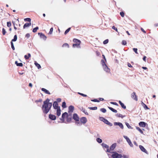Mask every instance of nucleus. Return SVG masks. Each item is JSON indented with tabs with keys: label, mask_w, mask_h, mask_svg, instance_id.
I'll return each mask as SVG.
<instances>
[{
	"label": "nucleus",
	"mask_w": 158,
	"mask_h": 158,
	"mask_svg": "<svg viewBox=\"0 0 158 158\" xmlns=\"http://www.w3.org/2000/svg\"><path fill=\"white\" fill-rule=\"evenodd\" d=\"M50 99L47 98L43 102L42 109L43 113L44 114H47L50 110L52 106V104L51 102H49Z\"/></svg>",
	"instance_id": "nucleus-1"
},
{
	"label": "nucleus",
	"mask_w": 158,
	"mask_h": 158,
	"mask_svg": "<svg viewBox=\"0 0 158 158\" xmlns=\"http://www.w3.org/2000/svg\"><path fill=\"white\" fill-rule=\"evenodd\" d=\"M101 63L103 66V69L104 71L106 72H109L110 71V69L105 64V60H101Z\"/></svg>",
	"instance_id": "nucleus-2"
},
{
	"label": "nucleus",
	"mask_w": 158,
	"mask_h": 158,
	"mask_svg": "<svg viewBox=\"0 0 158 158\" xmlns=\"http://www.w3.org/2000/svg\"><path fill=\"white\" fill-rule=\"evenodd\" d=\"M116 143H113L110 147V148L108 149H107L106 152H111V151H113L114 150V149L115 148L116 146Z\"/></svg>",
	"instance_id": "nucleus-3"
},
{
	"label": "nucleus",
	"mask_w": 158,
	"mask_h": 158,
	"mask_svg": "<svg viewBox=\"0 0 158 158\" xmlns=\"http://www.w3.org/2000/svg\"><path fill=\"white\" fill-rule=\"evenodd\" d=\"M114 126H118L121 129H123V125L121 123L115 122L114 123Z\"/></svg>",
	"instance_id": "nucleus-4"
},
{
	"label": "nucleus",
	"mask_w": 158,
	"mask_h": 158,
	"mask_svg": "<svg viewBox=\"0 0 158 158\" xmlns=\"http://www.w3.org/2000/svg\"><path fill=\"white\" fill-rule=\"evenodd\" d=\"M112 154L111 156V157L113 158H118V153L116 152L111 151L110 152Z\"/></svg>",
	"instance_id": "nucleus-5"
},
{
	"label": "nucleus",
	"mask_w": 158,
	"mask_h": 158,
	"mask_svg": "<svg viewBox=\"0 0 158 158\" xmlns=\"http://www.w3.org/2000/svg\"><path fill=\"white\" fill-rule=\"evenodd\" d=\"M73 118L76 122H78L79 121V118L77 114L75 113L73 114Z\"/></svg>",
	"instance_id": "nucleus-6"
},
{
	"label": "nucleus",
	"mask_w": 158,
	"mask_h": 158,
	"mask_svg": "<svg viewBox=\"0 0 158 158\" xmlns=\"http://www.w3.org/2000/svg\"><path fill=\"white\" fill-rule=\"evenodd\" d=\"M53 108L55 109H57L59 108H60V106H58V102L56 101L54 102L53 104Z\"/></svg>",
	"instance_id": "nucleus-7"
},
{
	"label": "nucleus",
	"mask_w": 158,
	"mask_h": 158,
	"mask_svg": "<svg viewBox=\"0 0 158 158\" xmlns=\"http://www.w3.org/2000/svg\"><path fill=\"white\" fill-rule=\"evenodd\" d=\"M131 97L132 99L136 101H137L138 100L137 96L136 95V93L135 92H133L131 94Z\"/></svg>",
	"instance_id": "nucleus-8"
},
{
	"label": "nucleus",
	"mask_w": 158,
	"mask_h": 158,
	"mask_svg": "<svg viewBox=\"0 0 158 158\" xmlns=\"http://www.w3.org/2000/svg\"><path fill=\"white\" fill-rule=\"evenodd\" d=\"M80 121L83 124L87 122V119L85 117H82L80 118Z\"/></svg>",
	"instance_id": "nucleus-9"
},
{
	"label": "nucleus",
	"mask_w": 158,
	"mask_h": 158,
	"mask_svg": "<svg viewBox=\"0 0 158 158\" xmlns=\"http://www.w3.org/2000/svg\"><path fill=\"white\" fill-rule=\"evenodd\" d=\"M38 34L40 35V38L43 39L44 40H46L47 38L46 36L42 33H38Z\"/></svg>",
	"instance_id": "nucleus-10"
},
{
	"label": "nucleus",
	"mask_w": 158,
	"mask_h": 158,
	"mask_svg": "<svg viewBox=\"0 0 158 158\" xmlns=\"http://www.w3.org/2000/svg\"><path fill=\"white\" fill-rule=\"evenodd\" d=\"M74 110V107L72 105L69 106V107L68 113L70 114L72 113Z\"/></svg>",
	"instance_id": "nucleus-11"
},
{
	"label": "nucleus",
	"mask_w": 158,
	"mask_h": 158,
	"mask_svg": "<svg viewBox=\"0 0 158 158\" xmlns=\"http://www.w3.org/2000/svg\"><path fill=\"white\" fill-rule=\"evenodd\" d=\"M147 124V123L144 122H140L139 123V126L143 127H145Z\"/></svg>",
	"instance_id": "nucleus-12"
},
{
	"label": "nucleus",
	"mask_w": 158,
	"mask_h": 158,
	"mask_svg": "<svg viewBox=\"0 0 158 158\" xmlns=\"http://www.w3.org/2000/svg\"><path fill=\"white\" fill-rule=\"evenodd\" d=\"M139 147L141 151L146 153H147L148 152L143 146L141 145H139Z\"/></svg>",
	"instance_id": "nucleus-13"
},
{
	"label": "nucleus",
	"mask_w": 158,
	"mask_h": 158,
	"mask_svg": "<svg viewBox=\"0 0 158 158\" xmlns=\"http://www.w3.org/2000/svg\"><path fill=\"white\" fill-rule=\"evenodd\" d=\"M49 118L52 120H54L56 119V117L55 115L50 114L49 115Z\"/></svg>",
	"instance_id": "nucleus-14"
},
{
	"label": "nucleus",
	"mask_w": 158,
	"mask_h": 158,
	"mask_svg": "<svg viewBox=\"0 0 158 158\" xmlns=\"http://www.w3.org/2000/svg\"><path fill=\"white\" fill-rule=\"evenodd\" d=\"M72 119V114H69L68 115V116L67 117V121L68 122H70Z\"/></svg>",
	"instance_id": "nucleus-15"
},
{
	"label": "nucleus",
	"mask_w": 158,
	"mask_h": 158,
	"mask_svg": "<svg viewBox=\"0 0 158 158\" xmlns=\"http://www.w3.org/2000/svg\"><path fill=\"white\" fill-rule=\"evenodd\" d=\"M80 43H75L73 44V47L74 48L77 47V48H80Z\"/></svg>",
	"instance_id": "nucleus-16"
},
{
	"label": "nucleus",
	"mask_w": 158,
	"mask_h": 158,
	"mask_svg": "<svg viewBox=\"0 0 158 158\" xmlns=\"http://www.w3.org/2000/svg\"><path fill=\"white\" fill-rule=\"evenodd\" d=\"M41 90L43 91L44 92V93H45L46 94H51L50 93V92H49V91H48V90H47V89H45V88H42L41 89Z\"/></svg>",
	"instance_id": "nucleus-17"
},
{
	"label": "nucleus",
	"mask_w": 158,
	"mask_h": 158,
	"mask_svg": "<svg viewBox=\"0 0 158 158\" xmlns=\"http://www.w3.org/2000/svg\"><path fill=\"white\" fill-rule=\"evenodd\" d=\"M31 22L29 23H26L23 25V28H25L26 27H28L31 25Z\"/></svg>",
	"instance_id": "nucleus-18"
},
{
	"label": "nucleus",
	"mask_w": 158,
	"mask_h": 158,
	"mask_svg": "<svg viewBox=\"0 0 158 158\" xmlns=\"http://www.w3.org/2000/svg\"><path fill=\"white\" fill-rule=\"evenodd\" d=\"M68 114L66 112H64V113H63L62 115V118H63V119H64L65 117H68Z\"/></svg>",
	"instance_id": "nucleus-19"
},
{
	"label": "nucleus",
	"mask_w": 158,
	"mask_h": 158,
	"mask_svg": "<svg viewBox=\"0 0 158 158\" xmlns=\"http://www.w3.org/2000/svg\"><path fill=\"white\" fill-rule=\"evenodd\" d=\"M73 41L76 43H81V41L80 40L74 38L73 40Z\"/></svg>",
	"instance_id": "nucleus-20"
},
{
	"label": "nucleus",
	"mask_w": 158,
	"mask_h": 158,
	"mask_svg": "<svg viewBox=\"0 0 158 158\" xmlns=\"http://www.w3.org/2000/svg\"><path fill=\"white\" fill-rule=\"evenodd\" d=\"M56 110V114L57 116H59L61 114V110L60 108H59L58 109Z\"/></svg>",
	"instance_id": "nucleus-21"
},
{
	"label": "nucleus",
	"mask_w": 158,
	"mask_h": 158,
	"mask_svg": "<svg viewBox=\"0 0 158 158\" xmlns=\"http://www.w3.org/2000/svg\"><path fill=\"white\" fill-rule=\"evenodd\" d=\"M108 108L111 111H112L113 112L116 113L117 112V111L116 110H115V109L113 108L112 107H110L108 106Z\"/></svg>",
	"instance_id": "nucleus-22"
},
{
	"label": "nucleus",
	"mask_w": 158,
	"mask_h": 158,
	"mask_svg": "<svg viewBox=\"0 0 158 158\" xmlns=\"http://www.w3.org/2000/svg\"><path fill=\"white\" fill-rule=\"evenodd\" d=\"M15 64L18 66L22 67L23 66V64L22 63H18L17 61H15Z\"/></svg>",
	"instance_id": "nucleus-23"
},
{
	"label": "nucleus",
	"mask_w": 158,
	"mask_h": 158,
	"mask_svg": "<svg viewBox=\"0 0 158 158\" xmlns=\"http://www.w3.org/2000/svg\"><path fill=\"white\" fill-rule=\"evenodd\" d=\"M101 145L103 147L106 148L107 149H109V146L107 145L104 143H102V144Z\"/></svg>",
	"instance_id": "nucleus-24"
},
{
	"label": "nucleus",
	"mask_w": 158,
	"mask_h": 158,
	"mask_svg": "<svg viewBox=\"0 0 158 158\" xmlns=\"http://www.w3.org/2000/svg\"><path fill=\"white\" fill-rule=\"evenodd\" d=\"M116 116L118 117L121 118H122L125 117V115H123L122 114L118 113L116 114Z\"/></svg>",
	"instance_id": "nucleus-25"
},
{
	"label": "nucleus",
	"mask_w": 158,
	"mask_h": 158,
	"mask_svg": "<svg viewBox=\"0 0 158 158\" xmlns=\"http://www.w3.org/2000/svg\"><path fill=\"white\" fill-rule=\"evenodd\" d=\"M28 55H25L24 56V58L26 60H28L29 57H30L31 56V55L30 53H28Z\"/></svg>",
	"instance_id": "nucleus-26"
},
{
	"label": "nucleus",
	"mask_w": 158,
	"mask_h": 158,
	"mask_svg": "<svg viewBox=\"0 0 158 158\" xmlns=\"http://www.w3.org/2000/svg\"><path fill=\"white\" fill-rule=\"evenodd\" d=\"M129 145H130V146L131 147H133V144L131 142V141L130 139L129 140H128V141H127Z\"/></svg>",
	"instance_id": "nucleus-27"
},
{
	"label": "nucleus",
	"mask_w": 158,
	"mask_h": 158,
	"mask_svg": "<svg viewBox=\"0 0 158 158\" xmlns=\"http://www.w3.org/2000/svg\"><path fill=\"white\" fill-rule=\"evenodd\" d=\"M17 35H14V38L12 40L11 42H13L16 41L17 40Z\"/></svg>",
	"instance_id": "nucleus-28"
},
{
	"label": "nucleus",
	"mask_w": 158,
	"mask_h": 158,
	"mask_svg": "<svg viewBox=\"0 0 158 158\" xmlns=\"http://www.w3.org/2000/svg\"><path fill=\"white\" fill-rule=\"evenodd\" d=\"M35 65L38 68V69H39L40 68H41V67L40 65L37 62H35Z\"/></svg>",
	"instance_id": "nucleus-29"
},
{
	"label": "nucleus",
	"mask_w": 158,
	"mask_h": 158,
	"mask_svg": "<svg viewBox=\"0 0 158 158\" xmlns=\"http://www.w3.org/2000/svg\"><path fill=\"white\" fill-rule=\"evenodd\" d=\"M96 140L97 141L98 143H101L102 142V140L101 139H100L99 138H98L96 139Z\"/></svg>",
	"instance_id": "nucleus-30"
},
{
	"label": "nucleus",
	"mask_w": 158,
	"mask_h": 158,
	"mask_svg": "<svg viewBox=\"0 0 158 158\" xmlns=\"http://www.w3.org/2000/svg\"><path fill=\"white\" fill-rule=\"evenodd\" d=\"M88 108L90 110H95L97 109V107L95 106L94 107H89Z\"/></svg>",
	"instance_id": "nucleus-31"
},
{
	"label": "nucleus",
	"mask_w": 158,
	"mask_h": 158,
	"mask_svg": "<svg viewBox=\"0 0 158 158\" xmlns=\"http://www.w3.org/2000/svg\"><path fill=\"white\" fill-rule=\"evenodd\" d=\"M38 29L39 27H36L33 29L32 31L34 33H35L37 31V30H38Z\"/></svg>",
	"instance_id": "nucleus-32"
},
{
	"label": "nucleus",
	"mask_w": 158,
	"mask_h": 158,
	"mask_svg": "<svg viewBox=\"0 0 158 158\" xmlns=\"http://www.w3.org/2000/svg\"><path fill=\"white\" fill-rule=\"evenodd\" d=\"M82 110L81 109V110H82L86 115H88L89 114L86 111L85 109H84L83 107H81Z\"/></svg>",
	"instance_id": "nucleus-33"
},
{
	"label": "nucleus",
	"mask_w": 158,
	"mask_h": 158,
	"mask_svg": "<svg viewBox=\"0 0 158 158\" xmlns=\"http://www.w3.org/2000/svg\"><path fill=\"white\" fill-rule=\"evenodd\" d=\"M136 129L137 130H138V131H139L141 133V134L143 133V131L139 127H136Z\"/></svg>",
	"instance_id": "nucleus-34"
},
{
	"label": "nucleus",
	"mask_w": 158,
	"mask_h": 158,
	"mask_svg": "<svg viewBox=\"0 0 158 158\" xmlns=\"http://www.w3.org/2000/svg\"><path fill=\"white\" fill-rule=\"evenodd\" d=\"M24 20L25 21H27L29 22V23L31 22V19L29 18H25L24 19Z\"/></svg>",
	"instance_id": "nucleus-35"
},
{
	"label": "nucleus",
	"mask_w": 158,
	"mask_h": 158,
	"mask_svg": "<svg viewBox=\"0 0 158 158\" xmlns=\"http://www.w3.org/2000/svg\"><path fill=\"white\" fill-rule=\"evenodd\" d=\"M143 103V106L145 110H149V109L148 106L143 102H142V104Z\"/></svg>",
	"instance_id": "nucleus-36"
},
{
	"label": "nucleus",
	"mask_w": 158,
	"mask_h": 158,
	"mask_svg": "<svg viewBox=\"0 0 158 158\" xmlns=\"http://www.w3.org/2000/svg\"><path fill=\"white\" fill-rule=\"evenodd\" d=\"M126 125L127 126V127L129 129H132V128L131 127L129 124L128 123H125Z\"/></svg>",
	"instance_id": "nucleus-37"
},
{
	"label": "nucleus",
	"mask_w": 158,
	"mask_h": 158,
	"mask_svg": "<svg viewBox=\"0 0 158 158\" xmlns=\"http://www.w3.org/2000/svg\"><path fill=\"white\" fill-rule=\"evenodd\" d=\"M62 106L64 108H66V103L65 102H62Z\"/></svg>",
	"instance_id": "nucleus-38"
},
{
	"label": "nucleus",
	"mask_w": 158,
	"mask_h": 158,
	"mask_svg": "<svg viewBox=\"0 0 158 158\" xmlns=\"http://www.w3.org/2000/svg\"><path fill=\"white\" fill-rule=\"evenodd\" d=\"M70 29H71V28L69 27L66 30V31H65L64 32V35H66L70 31Z\"/></svg>",
	"instance_id": "nucleus-39"
},
{
	"label": "nucleus",
	"mask_w": 158,
	"mask_h": 158,
	"mask_svg": "<svg viewBox=\"0 0 158 158\" xmlns=\"http://www.w3.org/2000/svg\"><path fill=\"white\" fill-rule=\"evenodd\" d=\"M100 110L103 113H106V110L104 108H101Z\"/></svg>",
	"instance_id": "nucleus-40"
},
{
	"label": "nucleus",
	"mask_w": 158,
	"mask_h": 158,
	"mask_svg": "<svg viewBox=\"0 0 158 158\" xmlns=\"http://www.w3.org/2000/svg\"><path fill=\"white\" fill-rule=\"evenodd\" d=\"M6 32L4 28H3L2 29V33L3 35H5Z\"/></svg>",
	"instance_id": "nucleus-41"
},
{
	"label": "nucleus",
	"mask_w": 158,
	"mask_h": 158,
	"mask_svg": "<svg viewBox=\"0 0 158 158\" xmlns=\"http://www.w3.org/2000/svg\"><path fill=\"white\" fill-rule=\"evenodd\" d=\"M10 44L11 45V47L13 50H15V48L14 46V44L12 42H10Z\"/></svg>",
	"instance_id": "nucleus-42"
},
{
	"label": "nucleus",
	"mask_w": 158,
	"mask_h": 158,
	"mask_svg": "<svg viewBox=\"0 0 158 158\" xmlns=\"http://www.w3.org/2000/svg\"><path fill=\"white\" fill-rule=\"evenodd\" d=\"M127 43L126 40H123L122 41V44L123 45H127Z\"/></svg>",
	"instance_id": "nucleus-43"
},
{
	"label": "nucleus",
	"mask_w": 158,
	"mask_h": 158,
	"mask_svg": "<svg viewBox=\"0 0 158 158\" xmlns=\"http://www.w3.org/2000/svg\"><path fill=\"white\" fill-rule=\"evenodd\" d=\"M11 22H8L7 23V26L8 27H10L11 26Z\"/></svg>",
	"instance_id": "nucleus-44"
},
{
	"label": "nucleus",
	"mask_w": 158,
	"mask_h": 158,
	"mask_svg": "<svg viewBox=\"0 0 158 158\" xmlns=\"http://www.w3.org/2000/svg\"><path fill=\"white\" fill-rule=\"evenodd\" d=\"M124 109H126V106L124 105V104L123 103H122V104H121V105H120Z\"/></svg>",
	"instance_id": "nucleus-45"
},
{
	"label": "nucleus",
	"mask_w": 158,
	"mask_h": 158,
	"mask_svg": "<svg viewBox=\"0 0 158 158\" xmlns=\"http://www.w3.org/2000/svg\"><path fill=\"white\" fill-rule=\"evenodd\" d=\"M99 119L100 121L104 122L106 119L103 117H99Z\"/></svg>",
	"instance_id": "nucleus-46"
},
{
	"label": "nucleus",
	"mask_w": 158,
	"mask_h": 158,
	"mask_svg": "<svg viewBox=\"0 0 158 158\" xmlns=\"http://www.w3.org/2000/svg\"><path fill=\"white\" fill-rule=\"evenodd\" d=\"M78 94H79V95H81V96H82L83 97H86L87 96V95H86L85 94H82V93H79V92H78Z\"/></svg>",
	"instance_id": "nucleus-47"
},
{
	"label": "nucleus",
	"mask_w": 158,
	"mask_h": 158,
	"mask_svg": "<svg viewBox=\"0 0 158 158\" xmlns=\"http://www.w3.org/2000/svg\"><path fill=\"white\" fill-rule=\"evenodd\" d=\"M109 42V40L108 39H106L103 42V44H106L108 43Z\"/></svg>",
	"instance_id": "nucleus-48"
},
{
	"label": "nucleus",
	"mask_w": 158,
	"mask_h": 158,
	"mask_svg": "<svg viewBox=\"0 0 158 158\" xmlns=\"http://www.w3.org/2000/svg\"><path fill=\"white\" fill-rule=\"evenodd\" d=\"M137 48H133V50L136 54H138V53L137 52Z\"/></svg>",
	"instance_id": "nucleus-49"
},
{
	"label": "nucleus",
	"mask_w": 158,
	"mask_h": 158,
	"mask_svg": "<svg viewBox=\"0 0 158 158\" xmlns=\"http://www.w3.org/2000/svg\"><path fill=\"white\" fill-rule=\"evenodd\" d=\"M123 137L126 139L127 141H128V140L130 139L127 136L123 135Z\"/></svg>",
	"instance_id": "nucleus-50"
},
{
	"label": "nucleus",
	"mask_w": 158,
	"mask_h": 158,
	"mask_svg": "<svg viewBox=\"0 0 158 158\" xmlns=\"http://www.w3.org/2000/svg\"><path fill=\"white\" fill-rule=\"evenodd\" d=\"M91 101L94 102H99V101L97 99H94L91 100Z\"/></svg>",
	"instance_id": "nucleus-51"
},
{
	"label": "nucleus",
	"mask_w": 158,
	"mask_h": 158,
	"mask_svg": "<svg viewBox=\"0 0 158 158\" xmlns=\"http://www.w3.org/2000/svg\"><path fill=\"white\" fill-rule=\"evenodd\" d=\"M110 103L111 104L116 105V106H118V104L116 102H110Z\"/></svg>",
	"instance_id": "nucleus-52"
},
{
	"label": "nucleus",
	"mask_w": 158,
	"mask_h": 158,
	"mask_svg": "<svg viewBox=\"0 0 158 158\" xmlns=\"http://www.w3.org/2000/svg\"><path fill=\"white\" fill-rule=\"evenodd\" d=\"M65 46H67L68 48H69V45L67 43H64L62 45V47H64Z\"/></svg>",
	"instance_id": "nucleus-53"
},
{
	"label": "nucleus",
	"mask_w": 158,
	"mask_h": 158,
	"mask_svg": "<svg viewBox=\"0 0 158 158\" xmlns=\"http://www.w3.org/2000/svg\"><path fill=\"white\" fill-rule=\"evenodd\" d=\"M30 37V34L29 33H27L25 35V37L28 39Z\"/></svg>",
	"instance_id": "nucleus-54"
},
{
	"label": "nucleus",
	"mask_w": 158,
	"mask_h": 158,
	"mask_svg": "<svg viewBox=\"0 0 158 158\" xmlns=\"http://www.w3.org/2000/svg\"><path fill=\"white\" fill-rule=\"evenodd\" d=\"M53 31V28L52 27L50 28V31L49 32V34H52V32Z\"/></svg>",
	"instance_id": "nucleus-55"
},
{
	"label": "nucleus",
	"mask_w": 158,
	"mask_h": 158,
	"mask_svg": "<svg viewBox=\"0 0 158 158\" xmlns=\"http://www.w3.org/2000/svg\"><path fill=\"white\" fill-rule=\"evenodd\" d=\"M76 123L77 126H81V123H80L79 121L78 122H76Z\"/></svg>",
	"instance_id": "nucleus-56"
},
{
	"label": "nucleus",
	"mask_w": 158,
	"mask_h": 158,
	"mask_svg": "<svg viewBox=\"0 0 158 158\" xmlns=\"http://www.w3.org/2000/svg\"><path fill=\"white\" fill-rule=\"evenodd\" d=\"M120 14L122 17H123L124 16V13L123 12H120Z\"/></svg>",
	"instance_id": "nucleus-57"
},
{
	"label": "nucleus",
	"mask_w": 158,
	"mask_h": 158,
	"mask_svg": "<svg viewBox=\"0 0 158 158\" xmlns=\"http://www.w3.org/2000/svg\"><path fill=\"white\" fill-rule=\"evenodd\" d=\"M112 28L115 30L117 32H118V29L114 26H113L112 27Z\"/></svg>",
	"instance_id": "nucleus-58"
},
{
	"label": "nucleus",
	"mask_w": 158,
	"mask_h": 158,
	"mask_svg": "<svg viewBox=\"0 0 158 158\" xmlns=\"http://www.w3.org/2000/svg\"><path fill=\"white\" fill-rule=\"evenodd\" d=\"M109 122L106 119H105L104 122L106 124H107Z\"/></svg>",
	"instance_id": "nucleus-59"
},
{
	"label": "nucleus",
	"mask_w": 158,
	"mask_h": 158,
	"mask_svg": "<svg viewBox=\"0 0 158 158\" xmlns=\"http://www.w3.org/2000/svg\"><path fill=\"white\" fill-rule=\"evenodd\" d=\"M42 101V99H40L39 100H36L35 101V102H41Z\"/></svg>",
	"instance_id": "nucleus-60"
},
{
	"label": "nucleus",
	"mask_w": 158,
	"mask_h": 158,
	"mask_svg": "<svg viewBox=\"0 0 158 158\" xmlns=\"http://www.w3.org/2000/svg\"><path fill=\"white\" fill-rule=\"evenodd\" d=\"M56 102H60L61 101V99L60 98H58L56 99Z\"/></svg>",
	"instance_id": "nucleus-61"
},
{
	"label": "nucleus",
	"mask_w": 158,
	"mask_h": 158,
	"mask_svg": "<svg viewBox=\"0 0 158 158\" xmlns=\"http://www.w3.org/2000/svg\"><path fill=\"white\" fill-rule=\"evenodd\" d=\"M118 158H121L123 157V156L121 154H119L118 153Z\"/></svg>",
	"instance_id": "nucleus-62"
},
{
	"label": "nucleus",
	"mask_w": 158,
	"mask_h": 158,
	"mask_svg": "<svg viewBox=\"0 0 158 158\" xmlns=\"http://www.w3.org/2000/svg\"><path fill=\"white\" fill-rule=\"evenodd\" d=\"M60 120H61L62 122L61 123H64V119L63 118H62V117H61V118H60Z\"/></svg>",
	"instance_id": "nucleus-63"
},
{
	"label": "nucleus",
	"mask_w": 158,
	"mask_h": 158,
	"mask_svg": "<svg viewBox=\"0 0 158 158\" xmlns=\"http://www.w3.org/2000/svg\"><path fill=\"white\" fill-rule=\"evenodd\" d=\"M127 66L128 67L130 68H132V67L131 64L129 63H128Z\"/></svg>",
	"instance_id": "nucleus-64"
}]
</instances>
